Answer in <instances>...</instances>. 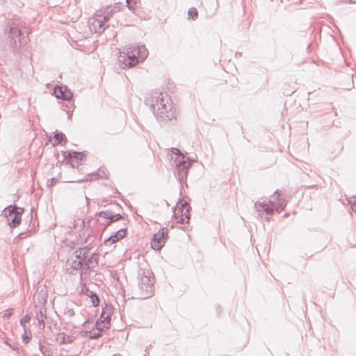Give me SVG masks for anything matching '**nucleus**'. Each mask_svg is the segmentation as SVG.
I'll list each match as a JSON object with an SVG mask.
<instances>
[{
	"label": "nucleus",
	"mask_w": 356,
	"mask_h": 356,
	"mask_svg": "<svg viewBox=\"0 0 356 356\" xmlns=\"http://www.w3.org/2000/svg\"><path fill=\"white\" fill-rule=\"evenodd\" d=\"M152 102L154 114L158 120L166 122L175 118L172 100L166 93L156 92Z\"/></svg>",
	"instance_id": "obj_1"
},
{
	"label": "nucleus",
	"mask_w": 356,
	"mask_h": 356,
	"mask_svg": "<svg viewBox=\"0 0 356 356\" xmlns=\"http://www.w3.org/2000/svg\"><path fill=\"white\" fill-rule=\"evenodd\" d=\"M126 51L127 52H123L124 56L120 53L119 57V62L124 69L135 66L148 56V51L145 45L131 44L126 48Z\"/></svg>",
	"instance_id": "obj_2"
},
{
	"label": "nucleus",
	"mask_w": 356,
	"mask_h": 356,
	"mask_svg": "<svg viewBox=\"0 0 356 356\" xmlns=\"http://www.w3.org/2000/svg\"><path fill=\"white\" fill-rule=\"evenodd\" d=\"M152 272L140 268L138 272V296L140 299H147L154 295V285Z\"/></svg>",
	"instance_id": "obj_3"
},
{
	"label": "nucleus",
	"mask_w": 356,
	"mask_h": 356,
	"mask_svg": "<svg viewBox=\"0 0 356 356\" xmlns=\"http://www.w3.org/2000/svg\"><path fill=\"white\" fill-rule=\"evenodd\" d=\"M20 23L19 20H15L9 24L8 37L10 38V44L13 49L27 42L28 31L22 30Z\"/></svg>",
	"instance_id": "obj_4"
},
{
	"label": "nucleus",
	"mask_w": 356,
	"mask_h": 356,
	"mask_svg": "<svg viewBox=\"0 0 356 356\" xmlns=\"http://www.w3.org/2000/svg\"><path fill=\"white\" fill-rule=\"evenodd\" d=\"M286 205V202L284 198L281 197V195L278 191H275L273 196L268 203L257 202L255 207L258 206L261 207L267 214H272L274 211L280 212Z\"/></svg>",
	"instance_id": "obj_5"
},
{
	"label": "nucleus",
	"mask_w": 356,
	"mask_h": 356,
	"mask_svg": "<svg viewBox=\"0 0 356 356\" xmlns=\"http://www.w3.org/2000/svg\"><path fill=\"white\" fill-rule=\"evenodd\" d=\"M172 152L175 154V157L172 158L177 166L175 175L179 181L181 183L186 180L188 175V170L191 167V163L184 159V156L181 154L180 151L177 148H172Z\"/></svg>",
	"instance_id": "obj_6"
},
{
	"label": "nucleus",
	"mask_w": 356,
	"mask_h": 356,
	"mask_svg": "<svg viewBox=\"0 0 356 356\" xmlns=\"http://www.w3.org/2000/svg\"><path fill=\"white\" fill-rule=\"evenodd\" d=\"M85 254L86 250H81V248H78L73 252L70 257L67 259L66 268L67 270L69 271L70 274H74V270L77 271L81 269H82L83 272L85 271L83 264V258L86 257V256H84Z\"/></svg>",
	"instance_id": "obj_7"
},
{
	"label": "nucleus",
	"mask_w": 356,
	"mask_h": 356,
	"mask_svg": "<svg viewBox=\"0 0 356 356\" xmlns=\"http://www.w3.org/2000/svg\"><path fill=\"white\" fill-rule=\"evenodd\" d=\"M24 212V209L18 207L15 205H10L4 209L3 213L7 218V221L11 227H17L21 222L22 214Z\"/></svg>",
	"instance_id": "obj_8"
},
{
	"label": "nucleus",
	"mask_w": 356,
	"mask_h": 356,
	"mask_svg": "<svg viewBox=\"0 0 356 356\" xmlns=\"http://www.w3.org/2000/svg\"><path fill=\"white\" fill-rule=\"evenodd\" d=\"M81 250H86V254L84 255L86 257L83 258V270L88 271L96 267L98 265L99 254L92 251V248L88 246L83 247L81 248ZM85 273H86V272H85Z\"/></svg>",
	"instance_id": "obj_9"
},
{
	"label": "nucleus",
	"mask_w": 356,
	"mask_h": 356,
	"mask_svg": "<svg viewBox=\"0 0 356 356\" xmlns=\"http://www.w3.org/2000/svg\"><path fill=\"white\" fill-rule=\"evenodd\" d=\"M168 235V229L161 228L157 233L153 235L151 245L156 250H160L164 245Z\"/></svg>",
	"instance_id": "obj_10"
},
{
	"label": "nucleus",
	"mask_w": 356,
	"mask_h": 356,
	"mask_svg": "<svg viewBox=\"0 0 356 356\" xmlns=\"http://www.w3.org/2000/svg\"><path fill=\"white\" fill-rule=\"evenodd\" d=\"M98 216L105 220V222L102 223L106 225H109L111 222H116L122 218L120 213L113 214L110 210L99 212Z\"/></svg>",
	"instance_id": "obj_11"
},
{
	"label": "nucleus",
	"mask_w": 356,
	"mask_h": 356,
	"mask_svg": "<svg viewBox=\"0 0 356 356\" xmlns=\"http://www.w3.org/2000/svg\"><path fill=\"white\" fill-rule=\"evenodd\" d=\"M179 204H181V214L180 218L178 220V223L180 224H187L189 222L190 220V209L191 207L186 202H183L182 201L179 202Z\"/></svg>",
	"instance_id": "obj_12"
},
{
	"label": "nucleus",
	"mask_w": 356,
	"mask_h": 356,
	"mask_svg": "<svg viewBox=\"0 0 356 356\" xmlns=\"http://www.w3.org/2000/svg\"><path fill=\"white\" fill-rule=\"evenodd\" d=\"M54 93L57 98L67 101H70L73 97L72 93L66 87L63 86L55 87Z\"/></svg>",
	"instance_id": "obj_13"
},
{
	"label": "nucleus",
	"mask_w": 356,
	"mask_h": 356,
	"mask_svg": "<svg viewBox=\"0 0 356 356\" xmlns=\"http://www.w3.org/2000/svg\"><path fill=\"white\" fill-rule=\"evenodd\" d=\"M108 17H104L103 19H95L92 22V28L95 33H102L106 29L105 22L108 21Z\"/></svg>",
	"instance_id": "obj_14"
},
{
	"label": "nucleus",
	"mask_w": 356,
	"mask_h": 356,
	"mask_svg": "<svg viewBox=\"0 0 356 356\" xmlns=\"http://www.w3.org/2000/svg\"><path fill=\"white\" fill-rule=\"evenodd\" d=\"M127 232V229H120L113 234H112L109 238L105 240V243L113 244L115 242L118 241L120 239L123 238Z\"/></svg>",
	"instance_id": "obj_15"
},
{
	"label": "nucleus",
	"mask_w": 356,
	"mask_h": 356,
	"mask_svg": "<svg viewBox=\"0 0 356 356\" xmlns=\"http://www.w3.org/2000/svg\"><path fill=\"white\" fill-rule=\"evenodd\" d=\"M67 156L71 159V163L73 167L78 165L80 164L81 161L83 160L84 155L81 152H68Z\"/></svg>",
	"instance_id": "obj_16"
},
{
	"label": "nucleus",
	"mask_w": 356,
	"mask_h": 356,
	"mask_svg": "<svg viewBox=\"0 0 356 356\" xmlns=\"http://www.w3.org/2000/svg\"><path fill=\"white\" fill-rule=\"evenodd\" d=\"M107 312L104 311L101 314L99 318L98 319L99 323H103V327H109L111 323V309H107Z\"/></svg>",
	"instance_id": "obj_17"
},
{
	"label": "nucleus",
	"mask_w": 356,
	"mask_h": 356,
	"mask_svg": "<svg viewBox=\"0 0 356 356\" xmlns=\"http://www.w3.org/2000/svg\"><path fill=\"white\" fill-rule=\"evenodd\" d=\"M56 341L60 344L69 343L73 341V337L65 333H60L57 336Z\"/></svg>",
	"instance_id": "obj_18"
},
{
	"label": "nucleus",
	"mask_w": 356,
	"mask_h": 356,
	"mask_svg": "<svg viewBox=\"0 0 356 356\" xmlns=\"http://www.w3.org/2000/svg\"><path fill=\"white\" fill-rule=\"evenodd\" d=\"M24 334H22L23 342L27 344L32 337V334L27 328L24 329Z\"/></svg>",
	"instance_id": "obj_19"
},
{
	"label": "nucleus",
	"mask_w": 356,
	"mask_h": 356,
	"mask_svg": "<svg viewBox=\"0 0 356 356\" xmlns=\"http://www.w3.org/2000/svg\"><path fill=\"white\" fill-rule=\"evenodd\" d=\"M90 295H89L90 298V301L93 307H96L99 305V297L96 295L90 292Z\"/></svg>",
	"instance_id": "obj_20"
},
{
	"label": "nucleus",
	"mask_w": 356,
	"mask_h": 356,
	"mask_svg": "<svg viewBox=\"0 0 356 356\" xmlns=\"http://www.w3.org/2000/svg\"><path fill=\"white\" fill-rule=\"evenodd\" d=\"M37 319L40 324L44 325V321L46 319V315L42 312L40 309L38 313H37Z\"/></svg>",
	"instance_id": "obj_21"
},
{
	"label": "nucleus",
	"mask_w": 356,
	"mask_h": 356,
	"mask_svg": "<svg viewBox=\"0 0 356 356\" xmlns=\"http://www.w3.org/2000/svg\"><path fill=\"white\" fill-rule=\"evenodd\" d=\"M189 17L193 19H195L198 16L197 10L195 8H191L188 12Z\"/></svg>",
	"instance_id": "obj_22"
},
{
	"label": "nucleus",
	"mask_w": 356,
	"mask_h": 356,
	"mask_svg": "<svg viewBox=\"0 0 356 356\" xmlns=\"http://www.w3.org/2000/svg\"><path fill=\"white\" fill-rule=\"evenodd\" d=\"M181 211V204L179 202L177 204V207L175 208V209L174 211V216H175V219L177 220V222H178V220L180 218Z\"/></svg>",
	"instance_id": "obj_23"
},
{
	"label": "nucleus",
	"mask_w": 356,
	"mask_h": 356,
	"mask_svg": "<svg viewBox=\"0 0 356 356\" xmlns=\"http://www.w3.org/2000/svg\"><path fill=\"white\" fill-rule=\"evenodd\" d=\"M181 211V204L179 202L177 204V207L175 208V209L174 211V216H175V219L177 220V222H178V220L180 218Z\"/></svg>",
	"instance_id": "obj_24"
},
{
	"label": "nucleus",
	"mask_w": 356,
	"mask_h": 356,
	"mask_svg": "<svg viewBox=\"0 0 356 356\" xmlns=\"http://www.w3.org/2000/svg\"><path fill=\"white\" fill-rule=\"evenodd\" d=\"M126 2L130 10H134L136 8V0H126Z\"/></svg>",
	"instance_id": "obj_25"
},
{
	"label": "nucleus",
	"mask_w": 356,
	"mask_h": 356,
	"mask_svg": "<svg viewBox=\"0 0 356 356\" xmlns=\"http://www.w3.org/2000/svg\"><path fill=\"white\" fill-rule=\"evenodd\" d=\"M89 334V337L93 339H97L102 336L100 331L97 330L94 331H90Z\"/></svg>",
	"instance_id": "obj_26"
},
{
	"label": "nucleus",
	"mask_w": 356,
	"mask_h": 356,
	"mask_svg": "<svg viewBox=\"0 0 356 356\" xmlns=\"http://www.w3.org/2000/svg\"><path fill=\"white\" fill-rule=\"evenodd\" d=\"M64 136H65L63 133H56L54 136L55 144L58 145L60 143H61Z\"/></svg>",
	"instance_id": "obj_27"
},
{
	"label": "nucleus",
	"mask_w": 356,
	"mask_h": 356,
	"mask_svg": "<svg viewBox=\"0 0 356 356\" xmlns=\"http://www.w3.org/2000/svg\"><path fill=\"white\" fill-rule=\"evenodd\" d=\"M31 321V317L29 315H26L24 318L20 320V325L24 329L26 328V323Z\"/></svg>",
	"instance_id": "obj_28"
},
{
	"label": "nucleus",
	"mask_w": 356,
	"mask_h": 356,
	"mask_svg": "<svg viewBox=\"0 0 356 356\" xmlns=\"http://www.w3.org/2000/svg\"><path fill=\"white\" fill-rule=\"evenodd\" d=\"M96 329L97 330H99L100 332L102 333V332L104 330V329H108L109 327H103V323H99V321L97 320V322H96Z\"/></svg>",
	"instance_id": "obj_29"
},
{
	"label": "nucleus",
	"mask_w": 356,
	"mask_h": 356,
	"mask_svg": "<svg viewBox=\"0 0 356 356\" xmlns=\"http://www.w3.org/2000/svg\"><path fill=\"white\" fill-rule=\"evenodd\" d=\"M57 181H58V179L57 178H51V179H49L47 180V185L48 187H51Z\"/></svg>",
	"instance_id": "obj_30"
},
{
	"label": "nucleus",
	"mask_w": 356,
	"mask_h": 356,
	"mask_svg": "<svg viewBox=\"0 0 356 356\" xmlns=\"http://www.w3.org/2000/svg\"><path fill=\"white\" fill-rule=\"evenodd\" d=\"M12 309L7 310L6 313L3 314V318H9L12 315Z\"/></svg>",
	"instance_id": "obj_31"
},
{
	"label": "nucleus",
	"mask_w": 356,
	"mask_h": 356,
	"mask_svg": "<svg viewBox=\"0 0 356 356\" xmlns=\"http://www.w3.org/2000/svg\"><path fill=\"white\" fill-rule=\"evenodd\" d=\"M351 209L356 213V197L354 198L353 202L351 203Z\"/></svg>",
	"instance_id": "obj_32"
}]
</instances>
